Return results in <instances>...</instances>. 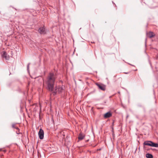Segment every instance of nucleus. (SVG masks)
<instances>
[{
  "mask_svg": "<svg viewBox=\"0 0 158 158\" xmlns=\"http://www.w3.org/2000/svg\"><path fill=\"white\" fill-rule=\"evenodd\" d=\"M56 78V75L53 73H50L47 77L46 83L47 85V89L49 91H53V88H54Z\"/></svg>",
  "mask_w": 158,
  "mask_h": 158,
  "instance_id": "nucleus-1",
  "label": "nucleus"
},
{
  "mask_svg": "<svg viewBox=\"0 0 158 158\" xmlns=\"http://www.w3.org/2000/svg\"><path fill=\"white\" fill-rule=\"evenodd\" d=\"M64 86L63 85H56L54 88H53V91H50L52 92L53 95H55L57 93L60 94L64 92Z\"/></svg>",
  "mask_w": 158,
  "mask_h": 158,
  "instance_id": "nucleus-2",
  "label": "nucleus"
},
{
  "mask_svg": "<svg viewBox=\"0 0 158 158\" xmlns=\"http://www.w3.org/2000/svg\"><path fill=\"white\" fill-rule=\"evenodd\" d=\"M143 144L145 145H147L152 147L156 148L158 147V143H153L151 141H145L144 142Z\"/></svg>",
  "mask_w": 158,
  "mask_h": 158,
  "instance_id": "nucleus-3",
  "label": "nucleus"
},
{
  "mask_svg": "<svg viewBox=\"0 0 158 158\" xmlns=\"http://www.w3.org/2000/svg\"><path fill=\"white\" fill-rule=\"evenodd\" d=\"M96 85L98 86L99 89L103 91H105L106 90V86L104 85L97 83Z\"/></svg>",
  "mask_w": 158,
  "mask_h": 158,
  "instance_id": "nucleus-4",
  "label": "nucleus"
},
{
  "mask_svg": "<svg viewBox=\"0 0 158 158\" xmlns=\"http://www.w3.org/2000/svg\"><path fill=\"white\" fill-rule=\"evenodd\" d=\"M38 135L40 139H42L44 138V131L42 129H40Z\"/></svg>",
  "mask_w": 158,
  "mask_h": 158,
  "instance_id": "nucleus-5",
  "label": "nucleus"
},
{
  "mask_svg": "<svg viewBox=\"0 0 158 158\" xmlns=\"http://www.w3.org/2000/svg\"><path fill=\"white\" fill-rule=\"evenodd\" d=\"M40 34H45L46 33V31L44 27H40L38 30Z\"/></svg>",
  "mask_w": 158,
  "mask_h": 158,
  "instance_id": "nucleus-6",
  "label": "nucleus"
},
{
  "mask_svg": "<svg viewBox=\"0 0 158 158\" xmlns=\"http://www.w3.org/2000/svg\"><path fill=\"white\" fill-rule=\"evenodd\" d=\"M2 56L3 57L5 58L6 60H8L9 59V56L5 52H3Z\"/></svg>",
  "mask_w": 158,
  "mask_h": 158,
  "instance_id": "nucleus-7",
  "label": "nucleus"
},
{
  "mask_svg": "<svg viewBox=\"0 0 158 158\" xmlns=\"http://www.w3.org/2000/svg\"><path fill=\"white\" fill-rule=\"evenodd\" d=\"M111 113L110 112H107L104 114V117L105 118H108L111 116Z\"/></svg>",
  "mask_w": 158,
  "mask_h": 158,
  "instance_id": "nucleus-8",
  "label": "nucleus"
},
{
  "mask_svg": "<svg viewBox=\"0 0 158 158\" xmlns=\"http://www.w3.org/2000/svg\"><path fill=\"white\" fill-rule=\"evenodd\" d=\"M155 35L154 33L152 32H150L148 34V36L150 38H152Z\"/></svg>",
  "mask_w": 158,
  "mask_h": 158,
  "instance_id": "nucleus-9",
  "label": "nucleus"
},
{
  "mask_svg": "<svg viewBox=\"0 0 158 158\" xmlns=\"http://www.w3.org/2000/svg\"><path fill=\"white\" fill-rule=\"evenodd\" d=\"M84 137V136L81 134H80L78 136V139L79 140H82Z\"/></svg>",
  "mask_w": 158,
  "mask_h": 158,
  "instance_id": "nucleus-10",
  "label": "nucleus"
},
{
  "mask_svg": "<svg viewBox=\"0 0 158 158\" xmlns=\"http://www.w3.org/2000/svg\"><path fill=\"white\" fill-rule=\"evenodd\" d=\"M146 157L147 158H153V156L152 155L149 153H147L146 154Z\"/></svg>",
  "mask_w": 158,
  "mask_h": 158,
  "instance_id": "nucleus-11",
  "label": "nucleus"
},
{
  "mask_svg": "<svg viewBox=\"0 0 158 158\" xmlns=\"http://www.w3.org/2000/svg\"><path fill=\"white\" fill-rule=\"evenodd\" d=\"M12 127L13 128H15V127H16L15 126V124H13L12 125Z\"/></svg>",
  "mask_w": 158,
  "mask_h": 158,
  "instance_id": "nucleus-12",
  "label": "nucleus"
},
{
  "mask_svg": "<svg viewBox=\"0 0 158 158\" xmlns=\"http://www.w3.org/2000/svg\"><path fill=\"white\" fill-rule=\"evenodd\" d=\"M30 63H28V64H27V70L28 71V70H29V65H30Z\"/></svg>",
  "mask_w": 158,
  "mask_h": 158,
  "instance_id": "nucleus-13",
  "label": "nucleus"
},
{
  "mask_svg": "<svg viewBox=\"0 0 158 158\" xmlns=\"http://www.w3.org/2000/svg\"><path fill=\"white\" fill-rule=\"evenodd\" d=\"M15 128L16 129H17V130H19V128L18 127H15Z\"/></svg>",
  "mask_w": 158,
  "mask_h": 158,
  "instance_id": "nucleus-14",
  "label": "nucleus"
},
{
  "mask_svg": "<svg viewBox=\"0 0 158 158\" xmlns=\"http://www.w3.org/2000/svg\"><path fill=\"white\" fill-rule=\"evenodd\" d=\"M2 150V149H0V151Z\"/></svg>",
  "mask_w": 158,
  "mask_h": 158,
  "instance_id": "nucleus-15",
  "label": "nucleus"
},
{
  "mask_svg": "<svg viewBox=\"0 0 158 158\" xmlns=\"http://www.w3.org/2000/svg\"><path fill=\"white\" fill-rule=\"evenodd\" d=\"M17 134H19V133H18L17 132Z\"/></svg>",
  "mask_w": 158,
  "mask_h": 158,
  "instance_id": "nucleus-16",
  "label": "nucleus"
},
{
  "mask_svg": "<svg viewBox=\"0 0 158 158\" xmlns=\"http://www.w3.org/2000/svg\"><path fill=\"white\" fill-rule=\"evenodd\" d=\"M144 148H146V147H145V146H144Z\"/></svg>",
  "mask_w": 158,
  "mask_h": 158,
  "instance_id": "nucleus-17",
  "label": "nucleus"
}]
</instances>
